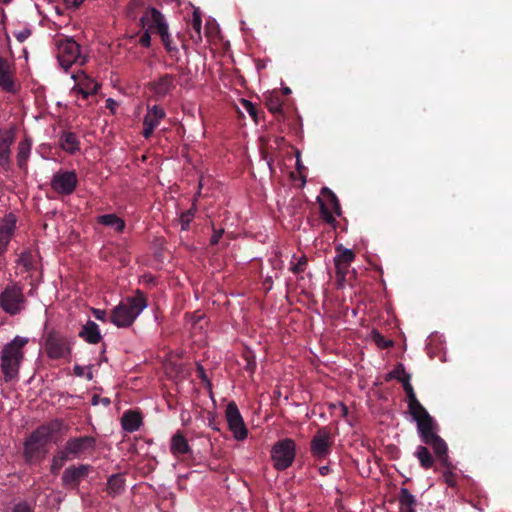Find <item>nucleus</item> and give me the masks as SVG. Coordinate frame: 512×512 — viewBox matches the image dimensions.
<instances>
[{
    "instance_id": "1",
    "label": "nucleus",
    "mask_w": 512,
    "mask_h": 512,
    "mask_svg": "<svg viewBox=\"0 0 512 512\" xmlns=\"http://www.w3.org/2000/svg\"><path fill=\"white\" fill-rule=\"evenodd\" d=\"M411 377H406L402 383L408 398V408L411 416L417 422V430L423 443H432L439 448H444V440L437 434V424L433 417L418 401L414 389L410 383Z\"/></svg>"
},
{
    "instance_id": "2",
    "label": "nucleus",
    "mask_w": 512,
    "mask_h": 512,
    "mask_svg": "<svg viewBox=\"0 0 512 512\" xmlns=\"http://www.w3.org/2000/svg\"><path fill=\"white\" fill-rule=\"evenodd\" d=\"M62 427V421L52 420L38 426L24 442V457L28 462L41 460L48 452L47 446L55 433Z\"/></svg>"
},
{
    "instance_id": "3",
    "label": "nucleus",
    "mask_w": 512,
    "mask_h": 512,
    "mask_svg": "<svg viewBox=\"0 0 512 512\" xmlns=\"http://www.w3.org/2000/svg\"><path fill=\"white\" fill-rule=\"evenodd\" d=\"M147 301L144 293L137 290L135 296L127 297L111 313V322L117 327H129L146 308Z\"/></svg>"
},
{
    "instance_id": "4",
    "label": "nucleus",
    "mask_w": 512,
    "mask_h": 512,
    "mask_svg": "<svg viewBox=\"0 0 512 512\" xmlns=\"http://www.w3.org/2000/svg\"><path fill=\"white\" fill-rule=\"evenodd\" d=\"M26 343V339L17 336L4 346L1 355V370L6 382L17 377L24 356L22 348Z\"/></svg>"
},
{
    "instance_id": "5",
    "label": "nucleus",
    "mask_w": 512,
    "mask_h": 512,
    "mask_svg": "<svg viewBox=\"0 0 512 512\" xmlns=\"http://www.w3.org/2000/svg\"><path fill=\"white\" fill-rule=\"evenodd\" d=\"M296 457V443L291 438H284L275 442L271 449V461L278 471L288 469Z\"/></svg>"
},
{
    "instance_id": "6",
    "label": "nucleus",
    "mask_w": 512,
    "mask_h": 512,
    "mask_svg": "<svg viewBox=\"0 0 512 512\" xmlns=\"http://www.w3.org/2000/svg\"><path fill=\"white\" fill-rule=\"evenodd\" d=\"M25 304L26 298L18 283L6 286L0 293V307L11 316L20 314L24 310Z\"/></svg>"
},
{
    "instance_id": "7",
    "label": "nucleus",
    "mask_w": 512,
    "mask_h": 512,
    "mask_svg": "<svg viewBox=\"0 0 512 512\" xmlns=\"http://www.w3.org/2000/svg\"><path fill=\"white\" fill-rule=\"evenodd\" d=\"M71 340L56 332L49 331L45 336L44 348L48 358L52 360L65 359L72 353Z\"/></svg>"
},
{
    "instance_id": "8",
    "label": "nucleus",
    "mask_w": 512,
    "mask_h": 512,
    "mask_svg": "<svg viewBox=\"0 0 512 512\" xmlns=\"http://www.w3.org/2000/svg\"><path fill=\"white\" fill-rule=\"evenodd\" d=\"M97 440L90 435L70 437L62 447L63 451L72 459H80L92 455L96 450Z\"/></svg>"
},
{
    "instance_id": "9",
    "label": "nucleus",
    "mask_w": 512,
    "mask_h": 512,
    "mask_svg": "<svg viewBox=\"0 0 512 512\" xmlns=\"http://www.w3.org/2000/svg\"><path fill=\"white\" fill-rule=\"evenodd\" d=\"M57 58L66 71L74 63L84 65L86 62V59L81 56L80 45L73 38L59 40Z\"/></svg>"
},
{
    "instance_id": "10",
    "label": "nucleus",
    "mask_w": 512,
    "mask_h": 512,
    "mask_svg": "<svg viewBox=\"0 0 512 512\" xmlns=\"http://www.w3.org/2000/svg\"><path fill=\"white\" fill-rule=\"evenodd\" d=\"M334 440L328 427L319 428L310 441V453L316 461H323L332 452Z\"/></svg>"
},
{
    "instance_id": "11",
    "label": "nucleus",
    "mask_w": 512,
    "mask_h": 512,
    "mask_svg": "<svg viewBox=\"0 0 512 512\" xmlns=\"http://www.w3.org/2000/svg\"><path fill=\"white\" fill-rule=\"evenodd\" d=\"M78 185V176L74 170H59L53 174L50 186L59 196H70Z\"/></svg>"
},
{
    "instance_id": "12",
    "label": "nucleus",
    "mask_w": 512,
    "mask_h": 512,
    "mask_svg": "<svg viewBox=\"0 0 512 512\" xmlns=\"http://www.w3.org/2000/svg\"><path fill=\"white\" fill-rule=\"evenodd\" d=\"M355 253L342 245L336 247L334 265L336 270V283L338 288L344 287L346 276L349 273L351 263L355 260Z\"/></svg>"
},
{
    "instance_id": "13",
    "label": "nucleus",
    "mask_w": 512,
    "mask_h": 512,
    "mask_svg": "<svg viewBox=\"0 0 512 512\" xmlns=\"http://www.w3.org/2000/svg\"><path fill=\"white\" fill-rule=\"evenodd\" d=\"M225 418L229 430L237 440H244L248 436V430L245 426L243 417L234 401H230L225 410Z\"/></svg>"
},
{
    "instance_id": "14",
    "label": "nucleus",
    "mask_w": 512,
    "mask_h": 512,
    "mask_svg": "<svg viewBox=\"0 0 512 512\" xmlns=\"http://www.w3.org/2000/svg\"><path fill=\"white\" fill-rule=\"evenodd\" d=\"M426 445H429L432 447L434 454L436 458L438 459L440 465L444 467V471L442 472V478L443 481L449 486V487H456L457 486V476L453 473V470L455 469V466L450 461L449 455H448V447L446 442L444 441V448H439L438 446H435L432 443H425Z\"/></svg>"
},
{
    "instance_id": "15",
    "label": "nucleus",
    "mask_w": 512,
    "mask_h": 512,
    "mask_svg": "<svg viewBox=\"0 0 512 512\" xmlns=\"http://www.w3.org/2000/svg\"><path fill=\"white\" fill-rule=\"evenodd\" d=\"M140 26L144 29L148 26L147 30L156 31L159 35L165 34L168 31V24L165 21L164 15L155 7H148L139 20Z\"/></svg>"
},
{
    "instance_id": "16",
    "label": "nucleus",
    "mask_w": 512,
    "mask_h": 512,
    "mask_svg": "<svg viewBox=\"0 0 512 512\" xmlns=\"http://www.w3.org/2000/svg\"><path fill=\"white\" fill-rule=\"evenodd\" d=\"M90 470L91 465L89 464L72 465L63 472L62 482L67 487L77 488L81 481L88 476Z\"/></svg>"
},
{
    "instance_id": "17",
    "label": "nucleus",
    "mask_w": 512,
    "mask_h": 512,
    "mask_svg": "<svg viewBox=\"0 0 512 512\" xmlns=\"http://www.w3.org/2000/svg\"><path fill=\"white\" fill-rule=\"evenodd\" d=\"M15 141V135L11 129H0V167L5 170L11 166V146Z\"/></svg>"
},
{
    "instance_id": "18",
    "label": "nucleus",
    "mask_w": 512,
    "mask_h": 512,
    "mask_svg": "<svg viewBox=\"0 0 512 512\" xmlns=\"http://www.w3.org/2000/svg\"><path fill=\"white\" fill-rule=\"evenodd\" d=\"M174 80V75L165 74L161 76L158 80L153 81L149 84L150 90L157 97H164L175 88Z\"/></svg>"
},
{
    "instance_id": "19",
    "label": "nucleus",
    "mask_w": 512,
    "mask_h": 512,
    "mask_svg": "<svg viewBox=\"0 0 512 512\" xmlns=\"http://www.w3.org/2000/svg\"><path fill=\"white\" fill-rule=\"evenodd\" d=\"M170 452L175 457L190 454L192 452L188 440L186 439L182 431H177L172 436L170 441Z\"/></svg>"
},
{
    "instance_id": "20",
    "label": "nucleus",
    "mask_w": 512,
    "mask_h": 512,
    "mask_svg": "<svg viewBox=\"0 0 512 512\" xmlns=\"http://www.w3.org/2000/svg\"><path fill=\"white\" fill-rule=\"evenodd\" d=\"M0 87L7 92H15V82L10 71L9 61L0 56Z\"/></svg>"
},
{
    "instance_id": "21",
    "label": "nucleus",
    "mask_w": 512,
    "mask_h": 512,
    "mask_svg": "<svg viewBox=\"0 0 512 512\" xmlns=\"http://www.w3.org/2000/svg\"><path fill=\"white\" fill-rule=\"evenodd\" d=\"M15 229V219H5L0 223V255H2L11 240Z\"/></svg>"
},
{
    "instance_id": "22",
    "label": "nucleus",
    "mask_w": 512,
    "mask_h": 512,
    "mask_svg": "<svg viewBox=\"0 0 512 512\" xmlns=\"http://www.w3.org/2000/svg\"><path fill=\"white\" fill-rule=\"evenodd\" d=\"M79 337L84 339L89 344H97L102 340L98 325L91 320H88L79 332Z\"/></svg>"
},
{
    "instance_id": "23",
    "label": "nucleus",
    "mask_w": 512,
    "mask_h": 512,
    "mask_svg": "<svg viewBox=\"0 0 512 512\" xmlns=\"http://www.w3.org/2000/svg\"><path fill=\"white\" fill-rule=\"evenodd\" d=\"M398 502L399 512H416L417 500L407 488H400Z\"/></svg>"
},
{
    "instance_id": "24",
    "label": "nucleus",
    "mask_w": 512,
    "mask_h": 512,
    "mask_svg": "<svg viewBox=\"0 0 512 512\" xmlns=\"http://www.w3.org/2000/svg\"><path fill=\"white\" fill-rule=\"evenodd\" d=\"M166 113L164 109L159 105L147 106V113L143 119V126L158 127L161 120L164 119Z\"/></svg>"
},
{
    "instance_id": "25",
    "label": "nucleus",
    "mask_w": 512,
    "mask_h": 512,
    "mask_svg": "<svg viewBox=\"0 0 512 512\" xmlns=\"http://www.w3.org/2000/svg\"><path fill=\"white\" fill-rule=\"evenodd\" d=\"M59 144L61 148L69 154H75L80 149V142L75 133L63 131L60 136Z\"/></svg>"
},
{
    "instance_id": "26",
    "label": "nucleus",
    "mask_w": 512,
    "mask_h": 512,
    "mask_svg": "<svg viewBox=\"0 0 512 512\" xmlns=\"http://www.w3.org/2000/svg\"><path fill=\"white\" fill-rule=\"evenodd\" d=\"M121 424L125 431L132 433L140 428L142 417L138 412L127 411L122 417Z\"/></svg>"
},
{
    "instance_id": "27",
    "label": "nucleus",
    "mask_w": 512,
    "mask_h": 512,
    "mask_svg": "<svg viewBox=\"0 0 512 512\" xmlns=\"http://www.w3.org/2000/svg\"><path fill=\"white\" fill-rule=\"evenodd\" d=\"M32 142L29 138L21 140L18 144L17 165L21 170L27 169V162L30 156Z\"/></svg>"
},
{
    "instance_id": "28",
    "label": "nucleus",
    "mask_w": 512,
    "mask_h": 512,
    "mask_svg": "<svg viewBox=\"0 0 512 512\" xmlns=\"http://www.w3.org/2000/svg\"><path fill=\"white\" fill-rule=\"evenodd\" d=\"M125 478L122 474H113L108 478L106 491L111 497H116L124 492Z\"/></svg>"
},
{
    "instance_id": "29",
    "label": "nucleus",
    "mask_w": 512,
    "mask_h": 512,
    "mask_svg": "<svg viewBox=\"0 0 512 512\" xmlns=\"http://www.w3.org/2000/svg\"><path fill=\"white\" fill-rule=\"evenodd\" d=\"M97 222L104 226L113 227L117 232H122L125 228L124 220L114 213L98 216Z\"/></svg>"
},
{
    "instance_id": "30",
    "label": "nucleus",
    "mask_w": 512,
    "mask_h": 512,
    "mask_svg": "<svg viewBox=\"0 0 512 512\" xmlns=\"http://www.w3.org/2000/svg\"><path fill=\"white\" fill-rule=\"evenodd\" d=\"M423 469H430L434 465V457L426 446L419 445L414 453Z\"/></svg>"
},
{
    "instance_id": "31",
    "label": "nucleus",
    "mask_w": 512,
    "mask_h": 512,
    "mask_svg": "<svg viewBox=\"0 0 512 512\" xmlns=\"http://www.w3.org/2000/svg\"><path fill=\"white\" fill-rule=\"evenodd\" d=\"M265 105L267 109L274 115L281 116L283 113V101L278 95H269L266 97Z\"/></svg>"
},
{
    "instance_id": "32",
    "label": "nucleus",
    "mask_w": 512,
    "mask_h": 512,
    "mask_svg": "<svg viewBox=\"0 0 512 512\" xmlns=\"http://www.w3.org/2000/svg\"><path fill=\"white\" fill-rule=\"evenodd\" d=\"M69 457L63 451V449H59L56 451L55 455L52 458L51 463V472L53 474L58 473V471L65 465L67 461H69Z\"/></svg>"
},
{
    "instance_id": "33",
    "label": "nucleus",
    "mask_w": 512,
    "mask_h": 512,
    "mask_svg": "<svg viewBox=\"0 0 512 512\" xmlns=\"http://www.w3.org/2000/svg\"><path fill=\"white\" fill-rule=\"evenodd\" d=\"M321 194L327 198L326 204L328 205V207L339 215L341 211V206L336 195L327 187L322 188Z\"/></svg>"
},
{
    "instance_id": "34",
    "label": "nucleus",
    "mask_w": 512,
    "mask_h": 512,
    "mask_svg": "<svg viewBox=\"0 0 512 512\" xmlns=\"http://www.w3.org/2000/svg\"><path fill=\"white\" fill-rule=\"evenodd\" d=\"M406 377H411V375L406 373L405 367L402 363H398L392 371L386 374L385 381L388 382L396 379L402 384Z\"/></svg>"
},
{
    "instance_id": "35",
    "label": "nucleus",
    "mask_w": 512,
    "mask_h": 512,
    "mask_svg": "<svg viewBox=\"0 0 512 512\" xmlns=\"http://www.w3.org/2000/svg\"><path fill=\"white\" fill-rule=\"evenodd\" d=\"M197 212L196 205L193 204L192 208L184 211L180 215V223H181V229L182 230H188L190 227V223L193 221L195 214Z\"/></svg>"
},
{
    "instance_id": "36",
    "label": "nucleus",
    "mask_w": 512,
    "mask_h": 512,
    "mask_svg": "<svg viewBox=\"0 0 512 512\" xmlns=\"http://www.w3.org/2000/svg\"><path fill=\"white\" fill-rule=\"evenodd\" d=\"M317 201L319 203L320 207V215L321 218L327 223V224H334L335 218L333 216V211L328 207L326 202H324L320 197L317 198Z\"/></svg>"
},
{
    "instance_id": "37",
    "label": "nucleus",
    "mask_w": 512,
    "mask_h": 512,
    "mask_svg": "<svg viewBox=\"0 0 512 512\" xmlns=\"http://www.w3.org/2000/svg\"><path fill=\"white\" fill-rule=\"evenodd\" d=\"M371 338L375 344L381 349H387L393 346L391 339L385 338L378 330L374 329L371 332Z\"/></svg>"
},
{
    "instance_id": "38",
    "label": "nucleus",
    "mask_w": 512,
    "mask_h": 512,
    "mask_svg": "<svg viewBox=\"0 0 512 512\" xmlns=\"http://www.w3.org/2000/svg\"><path fill=\"white\" fill-rule=\"evenodd\" d=\"M201 25L202 19L197 11L193 12V18L191 21V28L194 33L191 34V38L201 40Z\"/></svg>"
},
{
    "instance_id": "39",
    "label": "nucleus",
    "mask_w": 512,
    "mask_h": 512,
    "mask_svg": "<svg viewBox=\"0 0 512 512\" xmlns=\"http://www.w3.org/2000/svg\"><path fill=\"white\" fill-rule=\"evenodd\" d=\"M308 265V258L305 255H302L298 258L296 263H291L290 271L294 274H300L304 272Z\"/></svg>"
},
{
    "instance_id": "40",
    "label": "nucleus",
    "mask_w": 512,
    "mask_h": 512,
    "mask_svg": "<svg viewBox=\"0 0 512 512\" xmlns=\"http://www.w3.org/2000/svg\"><path fill=\"white\" fill-rule=\"evenodd\" d=\"M160 37H161V41H162L163 45L165 46V49L167 50V52L172 53V52L178 51L177 47L175 45H173L172 38L168 31H166L165 34H161Z\"/></svg>"
},
{
    "instance_id": "41",
    "label": "nucleus",
    "mask_w": 512,
    "mask_h": 512,
    "mask_svg": "<svg viewBox=\"0 0 512 512\" xmlns=\"http://www.w3.org/2000/svg\"><path fill=\"white\" fill-rule=\"evenodd\" d=\"M242 105L248 114L254 119L255 122H258V109L255 104H253L249 100H242Z\"/></svg>"
},
{
    "instance_id": "42",
    "label": "nucleus",
    "mask_w": 512,
    "mask_h": 512,
    "mask_svg": "<svg viewBox=\"0 0 512 512\" xmlns=\"http://www.w3.org/2000/svg\"><path fill=\"white\" fill-rule=\"evenodd\" d=\"M11 512H34V507L27 501H21L12 507Z\"/></svg>"
},
{
    "instance_id": "43",
    "label": "nucleus",
    "mask_w": 512,
    "mask_h": 512,
    "mask_svg": "<svg viewBox=\"0 0 512 512\" xmlns=\"http://www.w3.org/2000/svg\"><path fill=\"white\" fill-rule=\"evenodd\" d=\"M150 33H151V31L146 29L143 32V34L140 36L139 44L142 47L149 48L151 46V35H150Z\"/></svg>"
},
{
    "instance_id": "44",
    "label": "nucleus",
    "mask_w": 512,
    "mask_h": 512,
    "mask_svg": "<svg viewBox=\"0 0 512 512\" xmlns=\"http://www.w3.org/2000/svg\"><path fill=\"white\" fill-rule=\"evenodd\" d=\"M99 88H100V85L98 83H93L92 91H88L85 88H80L78 93L81 95V97L83 99H87L90 95L96 94L98 92Z\"/></svg>"
},
{
    "instance_id": "45",
    "label": "nucleus",
    "mask_w": 512,
    "mask_h": 512,
    "mask_svg": "<svg viewBox=\"0 0 512 512\" xmlns=\"http://www.w3.org/2000/svg\"><path fill=\"white\" fill-rule=\"evenodd\" d=\"M224 233V229L223 228H220V229H213V235L211 236L210 238V244L211 245H216L219 243V240L221 239L222 235Z\"/></svg>"
},
{
    "instance_id": "46",
    "label": "nucleus",
    "mask_w": 512,
    "mask_h": 512,
    "mask_svg": "<svg viewBox=\"0 0 512 512\" xmlns=\"http://www.w3.org/2000/svg\"><path fill=\"white\" fill-rule=\"evenodd\" d=\"M31 35V29L29 28H24L22 30H20L19 32H17L15 34V37L16 39L19 41V42H24L26 39H28Z\"/></svg>"
},
{
    "instance_id": "47",
    "label": "nucleus",
    "mask_w": 512,
    "mask_h": 512,
    "mask_svg": "<svg viewBox=\"0 0 512 512\" xmlns=\"http://www.w3.org/2000/svg\"><path fill=\"white\" fill-rule=\"evenodd\" d=\"M84 0H64V3L69 9H78Z\"/></svg>"
},
{
    "instance_id": "48",
    "label": "nucleus",
    "mask_w": 512,
    "mask_h": 512,
    "mask_svg": "<svg viewBox=\"0 0 512 512\" xmlns=\"http://www.w3.org/2000/svg\"><path fill=\"white\" fill-rule=\"evenodd\" d=\"M154 130H155V128L152 127V126H144V129H143V132H142L143 137L145 139L151 138V136L154 133Z\"/></svg>"
},
{
    "instance_id": "49",
    "label": "nucleus",
    "mask_w": 512,
    "mask_h": 512,
    "mask_svg": "<svg viewBox=\"0 0 512 512\" xmlns=\"http://www.w3.org/2000/svg\"><path fill=\"white\" fill-rule=\"evenodd\" d=\"M93 315L97 320L104 321L106 317V312L100 309H93Z\"/></svg>"
},
{
    "instance_id": "50",
    "label": "nucleus",
    "mask_w": 512,
    "mask_h": 512,
    "mask_svg": "<svg viewBox=\"0 0 512 512\" xmlns=\"http://www.w3.org/2000/svg\"><path fill=\"white\" fill-rule=\"evenodd\" d=\"M118 105V103L113 100L112 98H108L106 100V108L109 109L112 113H115V107Z\"/></svg>"
},
{
    "instance_id": "51",
    "label": "nucleus",
    "mask_w": 512,
    "mask_h": 512,
    "mask_svg": "<svg viewBox=\"0 0 512 512\" xmlns=\"http://www.w3.org/2000/svg\"><path fill=\"white\" fill-rule=\"evenodd\" d=\"M255 367H256L255 359L247 358V364H246L245 369L253 373L255 370Z\"/></svg>"
},
{
    "instance_id": "52",
    "label": "nucleus",
    "mask_w": 512,
    "mask_h": 512,
    "mask_svg": "<svg viewBox=\"0 0 512 512\" xmlns=\"http://www.w3.org/2000/svg\"><path fill=\"white\" fill-rule=\"evenodd\" d=\"M84 370H85V368L80 365H75L73 368L74 374L78 377L84 376Z\"/></svg>"
},
{
    "instance_id": "53",
    "label": "nucleus",
    "mask_w": 512,
    "mask_h": 512,
    "mask_svg": "<svg viewBox=\"0 0 512 512\" xmlns=\"http://www.w3.org/2000/svg\"><path fill=\"white\" fill-rule=\"evenodd\" d=\"M20 262L23 264V266L27 269V270H30L32 268V263L26 259L24 256H22L20 258Z\"/></svg>"
},
{
    "instance_id": "54",
    "label": "nucleus",
    "mask_w": 512,
    "mask_h": 512,
    "mask_svg": "<svg viewBox=\"0 0 512 512\" xmlns=\"http://www.w3.org/2000/svg\"><path fill=\"white\" fill-rule=\"evenodd\" d=\"M198 376L204 381V380H207V377H206V374H205V370L203 369L202 366H198Z\"/></svg>"
},
{
    "instance_id": "55",
    "label": "nucleus",
    "mask_w": 512,
    "mask_h": 512,
    "mask_svg": "<svg viewBox=\"0 0 512 512\" xmlns=\"http://www.w3.org/2000/svg\"><path fill=\"white\" fill-rule=\"evenodd\" d=\"M329 470H330L329 466L328 465H324V466H321L319 468V473L324 476V475H327L329 473Z\"/></svg>"
},
{
    "instance_id": "56",
    "label": "nucleus",
    "mask_w": 512,
    "mask_h": 512,
    "mask_svg": "<svg viewBox=\"0 0 512 512\" xmlns=\"http://www.w3.org/2000/svg\"><path fill=\"white\" fill-rule=\"evenodd\" d=\"M93 83H94V82L89 83V84L85 87V89H87L88 91H92V89H93Z\"/></svg>"
},
{
    "instance_id": "57",
    "label": "nucleus",
    "mask_w": 512,
    "mask_h": 512,
    "mask_svg": "<svg viewBox=\"0 0 512 512\" xmlns=\"http://www.w3.org/2000/svg\"><path fill=\"white\" fill-rule=\"evenodd\" d=\"M103 403H104L105 405H109V404H110V400H109L108 398H104V399H103Z\"/></svg>"
},
{
    "instance_id": "58",
    "label": "nucleus",
    "mask_w": 512,
    "mask_h": 512,
    "mask_svg": "<svg viewBox=\"0 0 512 512\" xmlns=\"http://www.w3.org/2000/svg\"><path fill=\"white\" fill-rule=\"evenodd\" d=\"M12 0H0L1 3L3 4H9Z\"/></svg>"
},
{
    "instance_id": "59",
    "label": "nucleus",
    "mask_w": 512,
    "mask_h": 512,
    "mask_svg": "<svg viewBox=\"0 0 512 512\" xmlns=\"http://www.w3.org/2000/svg\"><path fill=\"white\" fill-rule=\"evenodd\" d=\"M290 92H291V91H290V89H289V88H285V89H284V93H285V94H288V93H290Z\"/></svg>"
},
{
    "instance_id": "60",
    "label": "nucleus",
    "mask_w": 512,
    "mask_h": 512,
    "mask_svg": "<svg viewBox=\"0 0 512 512\" xmlns=\"http://www.w3.org/2000/svg\"><path fill=\"white\" fill-rule=\"evenodd\" d=\"M87 378H88V379H91V378H92V373H91V372H88V374H87Z\"/></svg>"
},
{
    "instance_id": "61",
    "label": "nucleus",
    "mask_w": 512,
    "mask_h": 512,
    "mask_svg": "<svg viewBox=\"0 0 512 512\" xmlns=\"http://www.w3.org/2000/svg\"><path fill=\"white\" fill-rule=\"evenodd\" d=\"M96 398H97V396H94V397H93V404H96V402H97V399H96Z\"/></svg>"
},
{
    "instance_id": "62",
    "label": "nucleus",
    "mask_w": 512,
    "mask_h": 512,
    "mask_svg": "<svg viewBox=\"0 0 512 512\" xmlns=\"http://www.w3.org/2000/svg\"><path fill=\"white\" fill-rule=\"evenodd\" d=\"M266 282L271 284L272 283L271 278L266 279Z\"/></svg>"
},
{
    "instance_id": "63",
    "label": "nucleus",
    "mask_w": 512,
    "mask_h": 512,
    "mask_svg": "<svg viewBox=\"0 0 512 512\" xmlns=\"http://www.w3.org/2000/svg\"><path fill=\"white\" fill-rule=\"evenodd\" d=\"M296 165L298 166V169H300L301 163H299V161L296 162Z\"/></svg>"
},
{
    "instance_id": "64",
    "label": "nucleus",
    "mask_w": 512,
    "mask_h": 512,
    "mask_svg": "<svg viewBox=\"0 0 512 512\" xmlns=\"http://www.w3.org/2000/svg\"><path fill=\"white\" fill-rule=\"evenodd\" d=\"M296 165L298 166V169H300L301 163H299V161L296 162Z\"/></svg>"
}]
</instances>
